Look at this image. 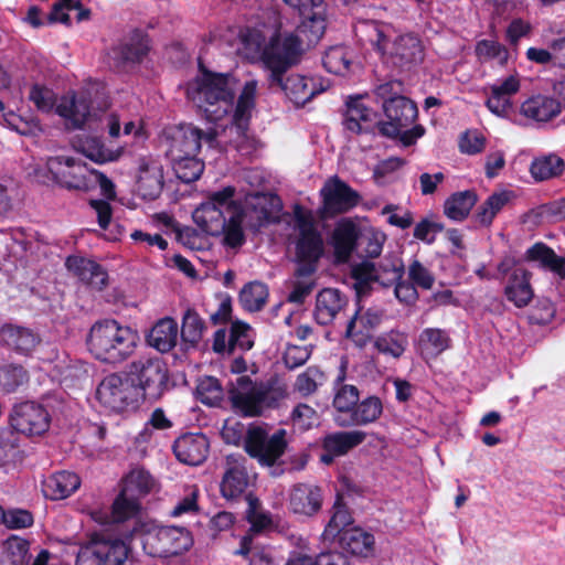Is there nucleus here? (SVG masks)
<instances>
[{"label": "nucleus", "instance_id": "1", "mask_svg": "<svg viewBox=\"0 0 565 565\" xmlns=\"http://www.w3.org/2000/svg\"><path fill=\"white\" fill-rule=\"evenodd\" d=\"M299 45L292 36L284 42L273 41L264 53L267 84L274 92H282L295 105L302 106L324 90L313 78L287 72L299 62Z\"/></svg>", "mask_w": 565, "mask_h": 565}, {"label": "nucleus", "instance_id": "2", "mask_svg": "<svg viewBox=\"0 0 565 565\" xmlns=\"http://www.w3.org/2000/svg\"><path fill=\"white\" fill-rule=\"evenodd\" d=\"M236 189L227 185L211 192L192 213L194 223L210 235H224V243L238 247L245 242L243 231L244 210L234 200Z\"/></svg>", "mask_w": 565, "mask_h": 565}, {"label": "nucleus", "instance_id": "3", "mask_svg": "<svg viewBox=\"0 0 565 565\" xmlns=\"http://www.w3.org/2000/svg\"><path fill=\"white\" fill-rule=\"evenodd\" d=\"M236 79L231 74L202 71L188 85L186 95L210 121H218L233 110Z\"/></svg>", "mask_w": 565, "mask_h": 565}, {"label": "nucleus", "instance_id": "4", "mask_svg": "<svg viewBox=\"0 0 565 565\" xmlns=\"http://www.w3.org/2000/svg\"><path fill=\"white\" fill-rule=\"evenodd\" d=\"M140 338L136 330L114 319L96 321L87 334L88 351L103 362L116 364L127 360Z\"/></svg>", "mask_w": 565, "mask_h": 565}, {"label": "nucleus", "instance_id": "5", "mask_svg": "<svg viewBox=\"0 0 565 565\" xmlns=\"http://www.w3.org/2000/svg\"><path fill=\"white\" fill-rule=\"evenodd\" d=\"M228 393L234 411L249 417L277 407L285 397V392L279 386L268 382H253L248 375L237 376Z\"/></svg>", "mask_w": 565, "mask_h": 565}, {"label": "nucleus", "instance_id": "6", "mask_svg": "<svg viewBox=\"0 0 565 565\" xmlns=\"http://www.w3.org/2000/svg\"><path fill=\"white\" fill-rule=\"evenodd\" d=\"M56 113L66 120L68 128L81 129L85 125L90 127L93 121H99L108 129L111 138H118L120 135L119 115L114 111L93 110L86 92L64 96L56 105Z\"/></svg>", "mask_w": 565, "mask_h": 565}, {"label": "nucleus", "instance_id": "7", "mask_svg": "<svg viewBox=\"0 0 565 565\" xmlns=\"http://www.w3.org/2000/svg\"><path fill=\"white\" fill-rule=\"evenodd\" d=\"M404 263L396 253H387L381 260H363L351 268V277L358 295L365 294L372 284L390 287L402 279Z\"/></svg>", "mask_w": 565, "mask_h": 565}, {"label": "nucleus", "instance_id": "8", "mask_svg": "<svg viewBox=\"0 0 565 565\" xmlns=\"http://www.w3.org/2000/svg\"><path fill=\"white\" fill-rule=\"evenodd\" d=\"M282 428L270 433L266 425L250 424L244 435V449L262 466H274L284 455L288 441Z\"/></svg>", "mask_w": 565, "mask_h": 565}, {"label": "nucleus", "instance_id": "9", "mask_svg": "<svg viewBox=\"0 0 565 565\" xmlns=\"http://www.w3.org/2000/svg\"><path fill=\"white\" fill-rule=\"evenodd\" d=\"M217 134L215 129L202 130L192 124H182L167 128L163 132L162 145L170 160L185 156H196L202 142L214 147Z\"/></svg>", "mask_w": 565, "mask_h": 565}, {"label": "nucleus", "instance_id": "10", "mask_svg": "<svg viewBox=\"0 0 565 565\" xmlns=\"http://www.w3.org/2000/svg\"><path fill=\"white\" fill-rule=\"evenodd\" d=\"M296 259L298 262V274L309 275L317 270L318 260L324 252V243L321 233L309 215L296 213Z\"/></svg>", "mask_w": 565, "mask_h": 565}, {"label": "nucleus", "instance_id": "11", "mask_svg": "<svg viewBox=\"0 0 565 565\" xmlns=\"http://www.w3.org/2000/svg\"><path fill=\"white\" fill-rule=\"evenodd\" d=\"M127 376L148 399L160 398L168 384V369L159 358H138L127 366Z\"/></svg>", "mask_w": 565, "mask_h": 565}, {"label": "nucleus", "instance_id": "12", "mask_svg": "<svg viewBox=\"0 0 565 565\" xmlns=\"http://www.w3.org/2000/svg\"><path fill=\"white\" fill-rule=\"evenodd\" d=\"M323 1L324 0H285L287 4L299 10L302 21L297 26L296 33L284 32V39H277V41L284 42L289 36L295 38L299 45V56L302 53L303 44L313 45L318 43L326 30ZM273 41H276V39Z\"/></svg>", "mask_w": 565, "mask_h": 565}, {"label": "nucleus", "instance_id": "13", "mask_svg": "<svg viewBox=\"0 0 565 565\" xmlns=\"http://www.w3.org/2000/svg\"><path fill=\"white\" fill-rule=\"evenodd\" d=\"M140 393L128 379L117 373L105 376L96 388L97 401L113 412H125L138 406Z\"/></svg>", "mask_w": 565, "mask_h": 565}, {"label": "nucleus", "instance_id": "14", "mask_svg": "<svg viewBox=\"0 0 565 565\" xmlns=\"http://www.w3.org/2000/svg\"><path fill=\"white\" fill-rule=\"evenodd\" d=\"M382 54L385 55L387 64L403 72L412 70L424 61L425 47L417 35L406 33L388 40Z\"/></svg>", "mask_w": 565, "mask_h": 565}, {"label": "nucleus", "instance_id": "15", "mask_svg": "<svg viewBox=\"0 0 565 565\" xmlns=\"http://www.w3.org/2000/svg\"><path fill=\"white\" fill-rule=\"evenodd\" d=\"M9 423L19 434L28 437L41 436L49 430L51 416L43 405L26 401L13 405Z\"/></svg>", "mask_w": 565, "mask_h": 565}, {"label": "nucleus", "instance_id": "16", "mask_svg": "<svg viewBox=\"0 0 565 565\" xmlns=\"http://www.w3.org/2000/svg\"><path fill=\"white\" fill-rule=\"evenodd\" d=\"M192 537L190 533L178 526H159L150 531L145 537V546L150 553L159 557L179 555L190 548Z\"/></svg>", "mask_w": 565, "mask_h": 565}, {"label": "nucleus", "instance_id": "17", "mask_svg": "<svg viewBox=\"0 0 565 565\" xmlns=\"http://www.w3.org/2000/svg\"><path fill=\"white\" fill-rule=\"evenodd\" d=\"M46 168L53 181L61 186L74 190H88L90 186L92 170L79 159L73 157H51Z\"/></svg>", "mask_w": 565, "mask_h": 565}, {"label": "nucleus", "instance_id": "18", "mask_svg": "<svg viewBox=\"0 0 565 565\" xmlns=\"http://www.w3.org/2000/svg\"><path fill=\"white\" fill-rule=\"evenodd\" d=\"M385 119L377 122L380 132L387 138H398L403 146L408 147L416 142L420 138L425 129L422 125H415L408 128L417 118L418 109L416 104L413 102V116L409 118L402 115L401 108L395 109V115L390 116L387 111H383Z\"/></svg>", "mask_w": 565, "mask_h": 565}, {"label": "nucleus", "instance_id": "19", "mask_svg": "<svg viewBox=\"0 0 565 565\" xmlns=\"http://www.w3.org/2000/svg\"><path fill=\"white\" fill-rule=\"evenodd\" d=\"M320 194L323 203V211L328 215H337L349 212L358 205L360 194L338 177L330 178Z\"/></svg>", "mask_w": 565, "mask_h": 565}, {"label": "nucleus", "instance_id": "20", "mask_svg": "<svg viewBox=\"0 0 565 565\" xmlns=\"http://www.w3.org/2000/svg\"><path fill=\"white\" fill-rule=\"evenodd\" d=\"M40 333L29 327L6 323L0 328V344L8 351L21 356H31L40 347Z\"/></svg>", "mask_w": 565, "mask_h": 565}, {"label": "nucleus", "instance_id": "21", "mask_svg": "<svg viewBox=\"0 0 565 565\" xmlns=\"http://www.w3.org/2000/svg\"><path fill=\"white\" fill-rule=\"evenodd\" d=\"M247 459L242 455H228L225 459V470L220 484L223 498L237 499L249 486V475L246 469Z\"/></svg>", "mask_w": 565, "mask_h": 565}, {"label": "nucleus", "instance_id": "22", "mask_svg": "<svg viewBox=\"0 0 565 565\" xmlns=\"http://www.w3.org/2000/svg\"><path fill=\"white\" fill-rule=\"evenodd\" d=\"M360 227L350 220L338 222L330 234L328 244L333 249L334 262L344 264L349 262L356 248Z\"/></svg>", "mask_w": 565, "mask_h": 565}, {"label": "nucleus", "instance_id": "23", "mask_svg": "<svg viewBox=\"0 0 565 565\" xmlns=\"http://www.w3.org/2000/svg\"><path fill=\"white\" fill-rule=\"evenodd\" d=\"M164 185L163 166L152 158H141L139 161L138 193L145 200H156Z\"/></svg>", "mask_w": 565, "mask_h": 565}, {"label": "nucleus", "instance_id": "24", "mask_svg": "<svg viewBox=\"0 0 565 565\" xmlns=\"http://www.w3.org/2000/svg\"><path fill=\"white\" fill-rule=\"evenodd\" d=\"M374 94L382 103L383 111L390 116L395 115V109L401 108L405 119L413 116V100L404 95V84L399 79H393L377 85Z\"/></svg>", "mask_w": 565, "mask_h": 565}, {"label": "nucleus", "instance_id": "25", "mask_svg": "<svg viewBox=\"0 0 565 565\" xmlns=\"http://www.w3.org/2000/svg\"><path fill=\"white\" fill-rule=\"evenodd\" d=\"M173 452L180 462L201 465L209 452V440L203 434H185L173 444Z\"/></svg>", "mask_w": 565, "mask_h": 565}, {"label": "nucleus", "instance_id": "26", "mask_svg": "<svg viewBox=\"0 0 565 565\" xmlns=\"http://www.w3.org/2000/svg\"><path fill=\"white\" fill-rule=\"evenodd\" d=\"M65 266L82 282L96 290H103L108 282L106 270L96 262L79 256H70Z\"/></svg>", "mask_w": 565, "mask_h": 565}, {"label": "nucleus", "instance_id": "27", "mask_svg": "<svg viewBox=\"0 0 565 565\" xmlns=\"http://www.w3.org/2000/svg\"><path fill=\"white\" fill-rule=\"evenodd\" d=\"M322 504V494L319 487L310 483H298L289 493V508L295 514L311 516Z\"/></svg>", "mask_w": 565, "mask_h": 565}, {"label": "nucleus", "instance_id": "28", "mask_svg": "<svg viewBox=\"0 0 565 565\" xmlns=\"http://www.w3.org/2000/svg\"><path fill=\"white\" fill-rule=\"evenodd\" d=\"M281 24L275 30L267 44H265V34L262 31L253 28L242 29L238 33L239 46L237 51L248 60L260 58L264 63V53L267 47L273 43L274 39H284L280 32Z\"/></svg>", "mask_w": 565, "mask_h": 565}, {"label": "nucleus", "instance_id": "29", "mask_svg": "<svg viewBox=\"0 0 565 565\" xmlns=\"http://www.w3.org/2000/svg\"><path fill=\"white\" fill-rule=\"evenodd\" d=\"M348 303V299L338 289L326 288L317 295L315 319L321 326L334 321Z\"/></svg>", "mask_w": 565, "mask_h": 565}, {"label": "nucleus", "instance_id": "30", "mask_svg": "<svg viewBox=\"0 0 565 565\" xmlns=\"http://www.w3.org/2000/svg\"><path fill=\"white\" fill-rule=\"evenodd\" d=\"M561 109L562 107L557 99L537 95L523 102L520 111L529 119L545 122L558 116Z\"/></svg>", "mask_w": 565, "mask_h": 565}, {"label": "nucleus", "instance_id": "31", "mask_svg": "<svg viewBox=\"0 0 565 565\" xmlns=\"http://www.w3.org/2000/svg\"><path fill=\"white\" fill-rule=\"evenodd\" d=\"M340 545L354 556L370 557L374 554L375 539L372 533L361 527H352L342 531Z\"/></svg>", "mask_w": 565, "mask_h": 565}, {"label": "nucleus", "instance_id": "32", "mask_svg": "<svg viewBox=\"0 0 565 565\" xmlns=\"http://www.w3.org/2000/svg\"><path fill=\"white\" fill-rule=\"evenodd\" d=\"M81 486L79 477L71 471H58L43 482V493L51 500H62L74 493Z\"/></svg>", "mask_w": 565, "mask_h": 565}, {"label": "nucleus", "instance_id": "33", "mask_svg": "<svg viewBox=\"0 0 565 565\" xmlns=\"http://www.w3.org/2000/svg\"><path fill=\"white\" fill-rule=\"evenodd\" d=\"M354 31L361 41L370 43L381 53L394 33L391 25L372 20L358 21Z\"/></svg>", "mask_w": 565, "mask_h": 565}, {"label": "nucleus", "instance_id": "34", "mask_svg": "<svg viewBox=\"0 0 565 565\" xmlns=\"http://www.w3.org/2000/svg\"><path fill=\"white\" fill-rule=\"evenodd\" d=\"M257 93V81H246L238 96L235 108L233 107V122L239 131H245L248 126L252 110L255 106V97Z\"/></svg>", "mask_w": 565, "mask_h": 565}, {"label": "nucleus", "instance_id": "35", "mask_svg": "<svg viewBox=\"0 0 565 565\" xmlns=\"http://www.w3.org/2000/svg\"><path fill=\"white\" fill-rule=\"evenodd\" d=\"M178 333L177 322L172 318H163L151 329L148 342L152 348L166 353L175 347Z\"/></svg>", "mask_w": 565, "mask_h": 565}, {"label": "nucleus", "instance_id": "36", "mask_svg": "<svg viewBox=\"0 0 565 565\" xmlns=\"http://www.w3.org/2000/svg\"><path fill=\"white\" fill-rule=\"evenodd\" d=\"M372 110L367 108L361 97L350 98L347 102V111L343 124L353 134H362L370 130Z\"/></svg>", "mask_w": 565, "mask_h": 565}, {"label": "nucleus", "instance_id": "37", "mask_svg": "<svg viewBox=\"0 0 565 565\" xmlns=\"http://www.w3.org/2000/svg\"><path fill=\"white\" fill-rule=\"evenodd\" d=\"M365 437L366 434L361 430L332 433L323 438L322 448L323 451H330L337 457H340L362 444Z\"/></svg>", "mask_w": 565, "mask_h": 565}, {"label": "nucleus", "instance_id": "38", "mask_svg": "<svg viewBox=\"0 0 565 565\" xmlns=\"http://www.w3.org/2000/svg\"><path fill=\"white\" fill-rule=\"evenodd\" d=\"M504 292L508 300L518 308L525 307L533 297L527 271L523 268L514 269Z\"/></svg>", "mask_w": 565, "mask_h": 565}, {"label": "nucleus", "instance_id": "39", "mask_svg": "<svg viewBox=\"0 0 565 565\" xmlns=\"http://www.w3.org/2000/svg\"><path fill=\"white\" fill-rule=\"evenodd\" d=\"M154 488L156 480L148 471L140 468L134 469L124 480V486L120 491V500L117 505L119 507V504H121L124 497L127 494H131L139 499L140 497L150 493Z\"/></svg>", "mask_w": 565, "mask_h": 565}, {"label": "nucleus", "instance_id": "40", "mask_svg": "<svg viewBox=\"0 0 565 565\" xmlns=\"http://www.w3.org/2000/svg\"><path fill=\"white\" fill-rule=\"evenodd\" d=\"M530 260L537 262L541 267L551 270L559 278H565V258L555 254V252L543 243H536L526 252Z\"/></svg>", "mask_w": 565, "mask_h": 565}, {"label": "nucleus", "instance_id": "41", "mask_svg": "<svg viewBox=\"0 0 565 565\" xmlns=\"http://www.w3.org/2000/svg\"><path fill=\"white\" fill-rule=\"evenodd\" d=\"M477 201L478 198L473 191L457 192L446 200L444 212L454 221H463Z\"/></svg>", "mask_w": 565, "mask_h": 565}, {"label": "nucleus", "instance_id": "42", "mask_svg": "<svg viewBox=\"0 0 565 565\" xmlns=\"http://www.w3.org/2000/svg\"><path fill=\"white\" fill-rule=\"evenodd\" d=\"M383 412V405L379 397L370 396L358 403L351 413V420L349 423L339 422V425H367L375 422Z\"/></svg>", "mask_w": 565, "mask_h": 565}, {"label": "nucleus", "instance_id": "43", "mask_svg": "<svg viewBox=\"0 0 565 565\" xmlns=\"http://www.w3.org/2000/svg\"><path fill=\"white\" fill-rule=\"evenodd\" d=\"M206 331V324L200 315L188 309L182 317L181 339L184 343L196 347Z\"/></svg>", "mask_w": 565, "mask_h": 565}, {"label": "nucleus", "instance_id": "44", "mask_svg": "<svg viewBox=\"0 0 565 565\" xmlns=\"http://www.w3.org/2000/svg\"><path fill=\"white\" fill-rule=\"evenodd\" d=\"M418 342L423 352L436 356L450 347L451 340L445 330L427 328L422 331Z\"/></svg>", "mask_w": 565, "mask_h": 565}, {"label": "nucleus", "instance_id": "45", "mask_svg": "<svg viewBox=\"0 0 565 565\" xmlns=\"http://www.w3.org/2000/svg\"><path fill=\"white\" fill-rule=\"evenodd\" d=\"M565 164L556 154L543 156L533 160L530 171L536 181H544L561 175Z\"/></svg>", "mask_w": 565, "mask_h": 565}, {"label": "nucleus", "instance_id": "46", "mask_svg": "<svg viewBox=\"0 0 565 565\" xmlns=\"http://www.w3.org/2000/svg\"><path fill=\"white\" fill-rule=\"evenodd\" d=\"M379 352L398 359L408 345L407 334L397 330H391L376 338L374 342Z\"/></svg>", "mask_w": 565, "mask_h": 565}, {"label": "nucleus", "instance_id": "47", "mask_svg": "<svg viewBox=\"0 0 565 565\" xmlns=\"http://www.w3.org/2000/svg\"><path fill=\"white\" fill-rule=\"evenodd\" d=\"M82 152L97 163L116 161L120 158L122 149H109L96 137L86 138L81 145Z\"/></svg>", "mask_w": 565, "mask_h": 565}, {"label": "nucleus", "instance_id": "48", "mask_svg": "<svg viewBox=\"0 0 565 565\" xmlns=\"http://www.w3.org/2000/svg\"><path fill=\"white\" fill-rule=\"evenodd\" d=\"M510 199L511 192L508 191L492 193L478 209L476 220L481 225L489 226Z\"/></svg>", "mask_w": 565, "mask_h": 565}, {"label": "nucleus", "instance_id": "49", "mask_svg": "<svg viewBox=\"0 0 565 565\" xmlns=\"http://www.w3.org/2000/svg\"><path fill=\"white\" fill-rule=\"evenodd\" d=\"M323 66L329 73L347 75L352 63V54L344 46H332L323 56Z\"/></svg>", "mask_w": 565, "mask_h": 565}, {"label": "nucleus", "instance_id": "50", "mask_svg": "<svg viewBox=\"0 0 565 565\" xmlns=\"http://www.w3.org/2000/svg\"><path fill=\"white\" fill-rule=\"evenodd\" d=\"M267 297V286L259 281H253L245 285L239 292V302L248 311H258L266 303Z\"/></svg>", "mask_w": 565, "mask_h": 565}, {"label": "nucleus", "instance_id": "51", "mask_svg": "<svg viewBox=\"0 0 565 565\" xmlns=\"http://www.w3.org/2000/svg\"><path fill=\"white\" fill-rule=\"evenodd\" d=\"M170 161L177 178L184 183L196 181L204 171V162L199 160L196 156H185Z\"/></svg>", "mask_w": 565, "mask_h": 565}, {"label": "nucleus", "instance_id": "52", "mask_svg": "<svg viewBox=\"0 0 565 565\" xmlns=\"http://www.w3.org/2000/svg\"><path fill=\"white\" fill-rule=\"evenodd\" d=\"M102 565H122L128 557V547L120 540L97 542Z\"/></svg>", "mask_w": 565, "mask_h": 565}, {"label": "nucleus", "instance_id": "53", "mask_svg": "<svg viewBox=\"0 0 565 565\" xmlns=\"http://www.w3.org/2000/svg\"><path fill=\"white\" fill-rule=\"evenodd\" d=\"M1 384L6 392L13 393L20 386L29 382V372L26 369L17 363H10L1 369Z\"/></svg>", "mask_w": 565, "mask_h": 565}, {"label": "nucleus", "instance_id": "54", "mask_svg": "<svg viewBox=\"0 0 565 565\" xmlns=\"http://www.w3.org/2000/svg\"><path fill=\"white\" fill-rule=\"evenodd\" d=\"M230 352L248 351L254 345V334L252 328L241 321L233 322L228 331Z\"/></svg>", "mask_w": 565, "mask_h": 565}, {"label": "nucleus", "instance_id": "55", "mask_svg": "<svg viewBox=\"0 0 565 565\" xmlns=\"http://www.w3.org/2000/svg\"><path fill=\"white\" fill-rule=\"evenodd\" d=\"M352 523V516L348 508L337 501L333 505L332 516L323 531L324 540H332L337 535H341L345 526Z\"/></svg>", "mask_w": 565, "mask_h": 565}, {"label": "nucleus", "instance_id": "56", "mask_svg": "<svg viewBox=\"0 0 565 565\" xmlns=\"http://www.w3.org/2000/svg\"><path fill=\"white\" fill-rule=\"evenodd\" d=\"M248 508L246 510V518L250 523V531L262 532L269 529L273 525L271 518L268 513L260 509V504L257 498L248 494L246 497Z\"/></svg>", "mask_w": 565, "mask_h": 565}, {"label": "nucleus", "instance_id": "57", "mask_svg": "<svg viewBox=\"0 0 565 565\" xmlns=\"http://www.w3.org/2000/svg\"><path fill=\"white\" fill-rule=\"evenodd\" d=\"M386 235L375 228L360 231L359 242L366 257L374 258L380 256Z\"/></svg>", "mask_w": 565, "mask_h": 565}, {"label": "nucleus", "instance_id": "58", "mask_svg": "<svg viewBox=\"0 0 565 565\" xmlns=\"http://www.w3.org/2000/svg\"><path fill=\"white\" fill-rule=\"evenodd\" d=\"M323 373L317 366H309L297 376L295 390L303 396L315 393L323 381Z\"/></svg>", "mask_w": 565, "mask_h": 565}, {"label": "nucleus", "instance_id": "59", "mask_svg": "<svg viewBox=\"0 0 565 565\" xmlns=\"http://www.w3.org/2000/svg\"><path fill=\"white\" fill-rule=\"evenodd\" d=\"M198 395L203 404L213 406L223 398V390L217 379L205 376L199 381L196 386Z\"/></svg>", "mask_w": 565, "mask_h": 565}, {"label": "nucleus", "instance_id": "60", "mask_svg": "<svg viewBox=\"0 0 565 565\" xmlns=\"http://www.w3.org/2000/svg\"><path fill=\"white\" fill-rule=\"evenodd\" d=\"M119 500H120V493L115 499V501L111 505V514H110L111 521L117 522V523L124 522L130 518H134L140 509L139 499L135 498L131 494L125 495L124 501L118 507L117 503L119 502Z\"/></svg>", "mask_w": 565, "mask_h": 565}, {"label": "nucleus", "instance_id": "61", "mask_svg": "<svg viewBox=\"0 0 565 565\" xmlns=\"http://www.w3.org/2000/svg\"><path fill=\"white\" fill-rule=\"evenodd\" d=\"M360 398L359 390L354 385H341L333 398V406L341 413H352Z\"/></svg>", "mask_w": 565, "mask_h": 565}, {"label": "nucleus", "instance_id": "62", "mask_svg": "<svg viewBox=\"0 0 565 565\" xmlns=\"http://www.w3.org/2000/svg\"><path fill=\"white\" fill-rule=\"evenodd\" d=\"M316 286L313 274L299 275L298 268L295 271V281L292 290L288 295V301L294 303H302L305 299L312 292Z\"/></svg>", "mask_w": 565, "mask_h": 565}, {"label": "nucleus", "instance_id": "63", "mask_svg": "<svg viewBox=\"0 0 565 565\" xmlns=\"http://www.w3.org/2000/svg\"><path fill=\"white\" fill-rule=\"evenodd\" d=\"M18 431L13 428L0 430V462L6 463L12 459L19 446Z\"/></svg>", "mask_w": 565, "mask_h": 565}, {"label": "nucleus", "instance_id": "64", "mask_svg": "<svg viewBox=\"0 0 565 565\" xmlns=\"http://www.w3.org/2000/svg\"><path fill=\"white\" fill-rule=\"evenodd\" d=\"M118 54L124 62H139L148 52V43L145 39L131 40L118 47Z\"/></svg>", "mask_w": 565, "mask_h": 565}]
</instances>
